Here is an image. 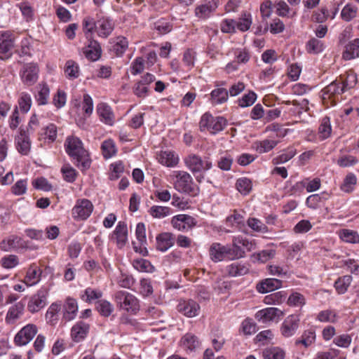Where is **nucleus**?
I'll return each mask as SVG.
<instances>
[{"instance_id": "nucleus-1", "label": "nucleus", "mask_w": 359, "mask_h": 359, "mask_svg": "<svg viewBox=\"0 0 359 359\" xmlns=\"http://www.w3.org/2000/svg\"><path fill=\"white\" fill-rule=\"evenodd\" d=\"M255 248V243L248 238L238 236L232 240V246L223 245L219 243H214L210 248V256L215 262L223 261L226 259L234 260L245 257V251H251Z\"/></svg>"}, {"instance_id": "nucleus-2", "label": "nucleus", "mask_w": 359, "mask_h": 359, "mask_svg": "<svg viewBox=\"0 0 359 359\" xmlns=\"http://www.w3.org/2000/svg\"><path fill=\"white\" fill-rule=\"evenodd\" d=\"M65 149L67 154L76 162V165L81 170H86L90 166L91 161L88 151L83 148L82 141L77 137L72 135L66 138Z\"/></svg>"}, {"instance_id": "nucleus-3", "label": "nucleus", "mask_w": 359, "mask_h": 359, "mask_svg": "<svg viewBox=\"0 0 359 359\" xmlns=\"http://www.w3.org/2000/svg\"><path fill=\"white\" fill-rule=\"evenodd\" d=\"M114 28V23L108 17H101L96 21L91 17H86L83 20V29L87 38H90L94 32L102 38L108 37Z\"/></svg>"}, {"instance_id": "nucleus-4", "label": "nucleus", "mask_w": 359, "mask_h": 359, "mask_svg": "<svg viewBox=\"0 0 359 359\" xmlns=\"http://www.w3.org/2000/svg\"><path fill=\"white\" fill-rule=\"evenodd\" d=\"M184 163L199 182L204 179L205 172L212 167V163L208 157L202 158L200 156L194 154L188 155L184 158Z\"/></svg>"}, {"instance_id": "nucleus-5", "label": "nucleus", "mask_w": 359, "mask_h": 359, "mask_svg": "<svg viewBox=\"0 0 359 359\" xmlns=\"http://www.w3.org/2000/svg\"><path fill=\"white\" fill-rule=\"evenodd\" d=\"M226 125V120L222 116H213L206 112L202 115L199 121V128L201 132H208L216 134L222 131Z\"/></svg>"}, {"instance_id": "nucleus-6", "label": "nucleus", "mask_w": 359, "mask_h": 359, "mask_svg": "<svg viewBox=\"0 0 359 359\" xmlns=\"http://www.w3.org/2000/svg\"><path fill=\"white\" fill-rule=\"evenodd\" d=\"M176 180L175 182V189L182 193L191 196H196L199 192V189L194 182L192 177L185 171H175Z\"/></svg>"}, {"instance_id": "nucleus-7", "label": "nucleus", "mask_w": 359, "mask_h": 359, "mask_svg": "<svg viewBox=\"0 0 359 359\" xmlns=\"http://www.w3.org/2000/svg\"><path fill=\"white\" fill-rule=\"evenodd\" d=\"M115 299L121 309L128 313H136L140 310L138 299L126 291H118L115 294Z\"/></svg>"}, {"instance_id": "nucleus-8", "label": "nucleus", "mask_w": 359, "mask_h": 359, "mask_svg": "<svg viewBox=\"0 0 359 359\" xmlns=\"http://www.w3.org/2000/svg\"><path fill=\"white\" fill-rule=\"evenodd\" d=\"M94 205L87 198H79L76 201L72 209V216L76 220H86L92 214Z\"/></svg>"}, {"instance_id": "nucleus-9", "label": "nucleus", "mask_w": 359, "mask_h": 359, "mask_svg": "<svg viewBox=\"0 0 359 359\" xmlns=\"http://www.w3.org/2000/svg\"><path fill=\"white\" fill-rule=\"evenodd\" d=\"M300 319L299 314L294 313L287 316L280 325V334L285 338L294 336L299 327Z\"/></svg>"}, {"instance_id": "nucleus-10", "label": "nucleus", "mask_w": 359, "mask_h": 359, "mask_svg": "<svg viewBox=\"0 0 359 359\" xmlns=\"http://www.w3.org/2000/svg\"><path fill=\"white\" fill-rule=\"evenodd\" d=\"M27 248V242L21 236L15 234L8 236L0 243V248L4 252L18 251Z\"/></svg>"}, {"instance_id": "nucleus-11", "label": "nucleus", "mask_w": 359, "mask_h": 359, "mask_svg": "<svg viewBox=\"0 0 359 359\" xmlns=\"http://www.w3.org/2000/svg\"><path fill=\"white\" fill-rule=\"evenodd\" d=\"M39 73V69L36 63L25 64L20 72L21 81L25 85L31 86L38 81Z\"/></svg>"}, {"instance_id": "nucleus-12", "label": "nucleus", "mask_w": 359, "mask_h": 359, "mask_svg": "<svg viewBox=\"0 0 359 359\" xmlns=\"http://www.w3.org/2000/svg\"><path fill=\"white\" fill-rule=\"evenodd\" d=\"M47 295L48 292L45 288L39 289L29 297L27 302L28 311L34 313L45 307L47 304Z\"/></svg>"}, {"instance_id": "nucleus-13", "label": "nucleus", "mask_w": 359, "mask_h": 359, "mask_svg": "<svg viewBox=\"0 0 359 359\" xmlns=\"http://www.w3.org/2000/svg\"><path fill=\"white\" fill-rule=\"evenodd\" d=\"M197 224L196 219L187 214H179L172 217L171 224L172 227L180 231H188L193 229Z\"/></svg>"}, {"instance_id": "nucleus-14", "label": "nucleus", "mask_w": 359, "mask_h": 359, "mask_svg": "<svg viewBox=\"0 0 359 359\" xmlns=\"http://www.w3.org/2000/svg\"><path fill=\"white\" fill-rule=\"evenodd\" d=\"M13 46V34L10 31L0 32V60H5L11 57Z\"/></svg>"}, {"instance_id": "nucleus-15", "label": "nucleus", "mask_w": 359, "mask_h": 359, "mask_svg": "<svg viewBox=\"0 0 359 359\" xmlns=\"http://www.w3.org/2000/svg\"><path fill=\"white\" fill-rule=\"evenodd\" d=\"M38 332L34 324H27L15 334L14 341L17 346H25L31 341Z\"/></svg>"}, {"instance_id": "nucleus-16", "label": "nucleus", "mask_w": 359, "mask_h": 359, "mask_svg": "<svg viewBox=\"0 0 359 359\" xmlns=\"http://www.w3.org/2000/svg\"><path fill=\"white\" fill-rule=\"evenodd\" d=\"M283 315L280 309L276 307H268L258 311L255 313V318L263 324H269Z\"/></svg>"}, {"instance_id": "nucleus-17", "label": "nucleus", "mask_w": 359, "mask_h": 359, "mask_svg": "<svg viewBox=\"0 0 359 359\" xmlns=\"http://www.w3.org/2000/svg\"><path fill=\"white\" fill-rule=\"evenodd\" d=\"M111 238L116 241L118 248H123L128 241V226L126 222H118L111 235Z\"/></svg>"}, {"instance_id": "nucleus-18", "label": "nucleus", "mask_w": 359, "mask_h": 359, "mask_svg": "<svg viewBox=\"0 0 359 359\" xmlns=\"http://www.w3.org/2000/svg\"><path fill=\"white\" fill-rule=\"evenodd\" d=\"M226 224L233 229L232 230H226V232L227 233L234 231L245 232L246 229L244 216L236 210L233 211V214L226 217Z\"/></svg>"}, {"instance_id": "nucleus-19", "label": "nucleus", "mask_w": 359, "mask_h": 359, "mask_svg": "<svg viewBox=\"0 0 359 359\" xmlns=\"http://www.w3.org/2000/svg\"><path fill=\"white\" fill-rule=\"evenodd\" d=\"M217 8L215 1L211 0L198 5L195 8V16L200 20H205L212 16Z\"/></svg>"}, {"instance_id": "nucleus-20", "label": "nucleus", "mask_w": 359, "mask_h": 359, "mask_svg": "<svg viewBox=\"0 0 359 359\" xmlns=\"http://www.w3.org/2000/svg\"><path fill=\"white\" fill-rule=\"evenodd\" d=\"M57 137V127L50 123L43 126L39 132V140L45 144H50L56 141Z\"/></svg>"}, {"instance_id": "nucleus-21", "label": "nucleus", "mask_w": 359, "mask_h": 359, "mask_svg": "<svg viewBox=\"0 0 359 359\" xmlns=\"http://www.w3.org/2000/svg\"><path fill=\"white\" fill-rule=\"evenodd\" d=\"M177 310L184 316L193 318L199 314L200 306L192 299L181 300L177 305Z\"/></svg>"}, {"instance_id": "nucleus-22", "label": "nucleus", "mask_w": 359, "mask_h": 359, "mask_svg": "<svg viewBox=\"0 0 359 359\" xmlns=\"http://www.w3.org/2000/svg\"><path fill=\"white\" fill-rule=\"evenodd\" d=\"M15 147L22 155H28L31 149V140L29 133L20 129L19 134L15 138Z\"/></svg>"}, {"instance_id": "nucleus-23", "label": "nucleus", "mask_w": 359, "mask_h": 359, "mask_svg": "<svg viewBox=\"0 0 359 359\" xmlns=\"http://www.w3.org/2000/svg\"><path fill=\"white\" fill-rule=\"evenodd\" d=\"M89 324L83 321H78L71 329V339L76 343L81 342L86 338L89 332Z\"/></svg>"}, {"instance_id": "nucleus-24", "label": "nucleus", "mask_w": 359, "mask_h": 359, "mask_svg": "<svg viewBox=\"0 0 359 359\" xmlns=\"http://www.w3.org/2000/svg\"><path fill=\"white\" fill-rule=\"evenodd\" d=\"M341 57L346 61L359 57V38L350 40L344 45Z\"/></svg>"}, {"instance_id": "nucleus-25", "label": "nucleus", "mask_w": 359, "mask_h": 359, "mask_svg": "<svg viewBox=\"0 0 359 359\" xmlns=\"http://www.w3.org/2000/svg\"><path fill=\"white\" fill-rule=\"evenodd\" d=\"M283 285L282 280L277 278H266L259 283L257 285V290L259 293H268L280 288Z\"/></svg>"}, {"instance_id": "nucleus-26", "label": "nucleus", "mask_w": 359, "mask_h": 359, "mask_svg": "<svg viewBox=\"0 0 359 359\" xmlns=\"http://www.w3.org/2000/svg\"><path fill=\"white\" fill-rule=\"evenodd\" d=\"M316 339V333L314 327H311L304 330L302 336L294 341L296 346H303L304 348L310 347Z\"/></svg>"}, {"instance_id": "nucleus-27", "label": "nucleus", "mask_w": 359, "mask_h": 359, "mask_svg": "<svg viewBox=\"0 0 359 359\" xmlns=\"http://www.w3.org/2000/svg\"><path fill=\"white\" fill-rule=\"evenodd\" d=\"M25 309V303L22 302H18L11 306L7 311L6 316V322L8 324L14 323L18 318H20L23 314Z\"/></svg>"}, {"instance_id": "nucleus-28", "label": "nucleus", "mask_w": 359, "mask_h": 359, "mask_svg": "<svg viewBox=\"0 0 359 359\" xmlns=\"http://www.w3.org/2000/svg\"><path fill=\"white\" fill-rule=\"evenodd\" d=\"M229 92L226 88H217L210 93L209 101L212 105H220L227 102Z\"/></svg>"}, {"instance_id": "nucleus-29", "label": "nucleus", "mask_w": 359, "mask_h": 359, "mask_svg": "<svg viewBox=\"0 0 359 359\" xmlns=\"http://www.w3.org/2000/svg\"><path fill=\"white\" fill-rule=\"evenodd\" d=\"M41 270L36 266L31 265L26 273L23 283L27 287L36 285L41 280Z\"/></svg>"}, {"instance_id": "nucleus-30", "label": "nucleus", "mask_w": 359, "mask_h": 359, "mask_svg": "<svg viewBox=\"0 0 359 359\" xmlns=\"http://www.w3.org/2000/svg\"><path fill=\"white\" fill-rule=\"evenodd\" d=\"M278 144V141L273 139L257 140L252 143V149L259 154H264L271 151Z\"/></svg>"}, {"instance_id": "nucleus-31", "label": "nucleus", "mask_w": 359, "mask_h": 359, "mask_svg": "<svg viewBox=\"0 0 359 359\" xmlns=\"http://www.w3.org/2000/svg\"><path fill=\"white\" fill-rule=\"evenodd\" d=\"M97 112L103 123L109 126H112L114 124V114L109 105L102 102L98 104L97 105Z\"/></svg>"}, {"instance_id": "nucleus-32", "label": "nucleus", "mask_w": 359, "mask_h": 359, "mask_svg": "<svg viewBox=\"0 0 359 359\" xmlns=\"http://www.w3.org/2000/svg\"><path fill=\"white\" fill-rule=\"evenodd\" d=\"M174 245L172 233L164 232L156 236V248L161 252H165Z\"/></svg>"}, {"instance_id": "nucleus-33", "label": "nucleus", "mask_w": 359, "mask_h": 359, "mask_svg": "<svg viewBox=\"0 0 359 359\" xmlns=\"http://www.w3.org/2000/svg\"><path fill=\"white\" fill-rule=\"evenodd\" d=\"M83 53L86 58L96 61L101 55V48L97 41L90 40L88 45L84 48Z\"/></svg>"}, {"instance_id": "nucleus-34", "label": "nucleus", "mask_w": 359, "mask_h": 359, "mask_svg": "<svg viewBox=\"0 0 359 359\" xmlns=\"http://www.w3.org/2000/svg\"><path fill=\"white\" fill-rule=\"evenodd\" d=\"M78 312V304L75 299L68 297L64 304V318L67 320H72L76 316Z\"/></svg>"}, {"instance_id": "nucleus-35", "label": "nucleus", "mask_w": 359, "mask_h": 359, "mask_svg": "<svg viewBox=\"0 0 359 359\" xmlns=\"http://www.w3.org/2000/svg\"><path fill=\"white\" fill-rule=\"evenodd\" d=\"M158 162L167 167H175L179 162V157L171 151H161L158 156Z\"/></svg>"}, {"instance_id": "nucleus-36", "label": "nucleus", "mask_w": 359, "mask_h": 359, "mask_svg": "<svg viewBox=\"0 0 359 359\" xmlns=\"http://www.w3.org/2000/svg\"><path fill=\"white\" fill-rule=\"evenodd\" d=\"M37 93L35 94V100L39 105H46L48 104L50 88L48 85L45 83H39L38 87Z\"/></svg>"}, {"instance_id": "nucleus-37", "label": "nucleus", "mask_w": 359, "mask_h": 359, "mask_svg": "<svg viewBox=\"0 0 359 359\" xmlns=\"http://www.w3.org/2000/svg\"><path fill=\"white\" fill-rule=\"evenodd\" d=\"M226 272L232 277L244 276L249 272V267L248 264L244 263H233L227 266Z\"/></svg>"}, {"instance_id": "nucleus-38", "label": "nucleus", "mask_w": 359, "mask_h": 359, "mask_svg": "<svg viewBox=\"0 0 359 359\" xmlns=\"http://www.w3.org/2000/svg\"><path fill=\"white\" fill-rule=\"evenodd\" d=\"M102 297V292L99 289L87 287L81 292L80 298L85 302L91 304L94 301L99 299Z\"/></svg>"}, {"instance_id": "nucleus-39", "label": "nucleus", "mask_w": 359, "mask_h": 359, "mask_svg": "<svg viewBox=\"0 0 359 359\" xmlns=\"http://www.w3.org/2000/svg\"><path fill=\"white\" fill-rule=\"evenodd\" d=\"M101 150L104 159L111 158L118 151L114 141L111 139H107L102 142Z\"/></svg>"}, {"instance_id": "nucleus-40", "label": "nucleus", "mask_w": 359, "mask_h": 359, "mask_svg": "<svg viewBox=\"0 0 359 359\" xmlns=\"http://www.w3.org/2000/svg\"><path fill=\"white\" fill-rule=\"evenodd\" d=\"M262 356L264 359H284L285 351L280 347L271 346L263 350Z\"/></svg>"}, {"instance_id": "nucleus-41", "label": "nucleus", "mask_w": 359, "mask_h": 359, "mask_svg": "<svg viewBox=\"0 0 359 359\" xmlns=\"http://www.w3.org/2000/svg\"><path fill=\"white\" fill-rule=\"evenodd\" d=\"M181 346L187 351H195L199 346V341L197 337L190 333L184 334L180 341Z\"/></svg>"}, {"instance_id": "nucleus-42", "label": "nucleus", "mask_w": 359, "mask_h": 359, "mask_svg": "<svg viewBox=\"0 0 359 359\" xmlns=\"http://www.w3.org/2000/svg\"><path fill=\"white\" fill-rule=\"evenodd\" d=\"M149 214L155 219H163L172 214V210L168 206L152 205L148 210Z\"/></svg>"}, {"instance_id": "nucleus-43", "label": "nucleus", "mask_w": 359, "mask_h": 359, "mask_svg": "<svg viewBox=\"0 0 359 359\" xmlns=\"http://www.w3.org/2000/svg\"><path fill=\"white\" fill-rule=\"evenodd\" d=\"M325 48L323 41L317 38L310 39L306 43V50L310 54H318L322 53Z\"/></svg>"}, {"instance_id": "nucleus-44", "label": "nucleus", "mask_w": 359, "mask_h": 359, "mask_svg": "<svg viewBox=\"0 0 359 359\" xmlns=\"http://www.w3.org/2000/svg\"><path fill=\"white\" fill-rule=\"evenodd\" d=\"M345 92L339 81H334L323 89L324 98H330L335 95H341Z\"/></svg>"}, {"instance_id": "nucleus-45", "label": "nucleus", "mask_w": 359, "mask_h": 359, "mask_svg": "<svg viewBox=\"0 0 359 359\" xmlns=\"http://www.w3.org/2000/svg\"><path fill=\"white\" fill-rule=\"evenodd\" d=\"M64 72L67 79H75L79 76V66L74 60H69L65 65Z\"/></svg>"}, {"instance_id": "nucleus-46", "label": "nucleus", "mask_w": 359, "mask_h": 359, "mask_svg": "<svg viewBox=\"0 0 359 359\" xmlns=\"http://www.w3.org/2000/svg\"><path fill=\"white\" fill-rule=\"evenodd\" d=\"M19 264V257L15 255H6L2 257L0 259V265L4 269H13L16 268Z\"/></svg>"}, {"instance_id": "nucleus-47", "label": "nucleus", "mask_w": 359, "mask_h": 359, "mask_svg": "<svg viewBox=\"0 0 359 359\" xmlns=\"http://www.w3.org/2000/svg\"><path fill=\"white\" fill-rule=\"evenodd\" d=\"M128 47V39L122 36H117L112 46V50L117 56L122 55Z\"/></svg>"}, {"instance_id": "nucleus-48", "label": "nucleus", "mask_w": 359, "mask_h": 359, "mask_svg": "<svg viewBox=\"0 0 359 359\" xmlns=\"http://www.w3.org/2000/svg\"><path fill=\"white\" fill-rule=\"evenodd\" d=\"M297 154V149L294 147H289L282 154L273 159V164H282L292 158Z\"/></svg>"}, {"instance_id": "nucleus-49", "label": "nucleus", "mask_w": 359, "mask_h": 359, "mask_svg": "<svg viewBox=\"0 0 359 359\" xmlns=\"http://www.w3.org/2000/svg\"><path fill=\"white\" fill-rule=\"evenodd\" d=\"M304 187L308 192L315 191L320 187V180L319 178H315L309 181L306 184L304 182H298L294 185L293 189L302 190Z\"/></svg>"}, {"instance_id": "nucleus-50", "label": "nucleus", "mask_w": 359, "mask_h": 359, "mask_svg": "<svg viewBox=\"0 0 359 359\" xmlns=\"http://www.w3.org/2000/svg\"><path fill=\"white\" fill-rule=\"evenodd\" d=\"M339 236L343 241L349 243H358L359 234L357 231L351 229H341L339 232Z\"/></svg>"}, {"instance_id": "nucleus-51", "label": "nucleus", "mask_w": 359, "mask_h": 359, "mask_svg": "<svg viewBox=\"0 0 359 359\" xmlns=\"http://www.w3.org/2000/svg\"><path fill=\"white\" fill-rule=\"evenodd\" d=\"M252 23V15L250 13H243L236 20V28L241 32H246L251 27Z\"/></svg>"}, {"instance_id": "nucleus-52", "label": "nucleus", "mask_w": 359, "mask_h": 359, "mask_svg": "<svg viewBox=\"0 0 359 359\" xmlns=\"http://www.w3.org/2000/svg\"><path fill=\"white\" fill-rule=\"evenodd\" d=\"M352 276L346 275L339 278L334 283V287L339 294H344L352 282Z\"/></svg>"}, {"instance_id": "nucleus-53", "label": "nucleus", "mask_w": 359, "mask_h": 359, "mask_svg": "<svg viewBox=\"0 0 359 359\" xmlns=\"http://www.w3.org/2000/svg\"><path fill=\"white\" fill-rule=\"evenodd\" d=\"M18 107L21 112L26 114L27 113L32 107V100L31 95L25 92L22 93L20 95L18 101Z\"/></svg>"}, {"instance_id": "nucleus-54", "label": "nucleus", "mask_w": 359, "mask_h": 359, "mask_svg": "<svg viewBox=\"0 0 359 359\" xmlns=\"http://www.w3.org/2000/svg\"><path fill=\"white\" fill-rule=\"evenodd\" d=\"M276 255V250L273 249L263 250L257 253L253 254L252 258L254 261L260 263H265L273 259Z\"/></svg>"}, {"instance_id": "nucleus-55", "label": "nucleus", "mask_w": 359, "mask_h": 359, "mask_svg": "<svg viewBox=\"0 0 359 359\" xmlns=\"http://www.w3.org/2000/svg\"><path fill=\"white\" fill-rule=\"evenodd\" d=\"M357 7L351 4H347L341 11V17L343 20L349 22L356 17Z\"/></svg>"}, {"instance_id": "nucleus-56", "label": "nucleus", "mask_w": 359, "mask_h": 359, "mask_svg": "<svg viewBox=\"0 0 359 359\" xmlns=\"http://www.w3.org/2000/svg\"><path fill=\"white\" fill-rule=\"evenodd\" d=\"M133 267L140 272L151 273L154 270L151 262L144 259H137L133 261Z\"/></svg>"}, {"instance_id": "nucleus-57", "label": "nucleus", "mask_w": 359, "mask_h": 359, "mask_svg": "<svg viewBox=\"0 0 359 359\" xmlns=\"http://www.w3.org/2000/svg\"><path fill=\"white\" fill-rule=\"evenodd\" d=\"M318 133L320 137L322 140H325L330 136L332 133V126L329 117L325 116L322 119L321 123L318 128Z\"/></svg>"}, {"instance_id": "nucleus-58", "label": "nucleus", "mask_w": 359, "mask_h": 359, "mask_svg": "<svg viewBox=\"0 0 359 359\" xmlns=\"http://www.w3.org/2000/svg\"><path fill=\"white\" fill-rule=\"evenodd\" d=\"M96 309L99 313L104 317L109 316L114 311V306L109 302L104 299L99 300L97 302Z\"/></svg>"}, {"instance_id": "nucleus-59", "label": "nucleus", "mask_w": 359, "mask_h": 359, "mask_svg": "<svg viewBox=\"0 0 359 359\" xmlns=\"http://www.w3.org/2000/svg\"><path fill=\"white\" fill-rule=\"evenodd\" d=\"M257 95L254 91H249L238 99L237 103L239 107L244 108L252 106L257 100Z\"/></svg>"}, {"instance_id": "nucleus-60", "label": "nucleus", "mask_w": 359, "mask_h": 359, "mask_svg": "<svg viewBox=\"0 0 359 359\" xmlns=\"http://www.w3.org/2000/svg\"><path fill=\"white\" fill-rule=\"evenodd\" d=\"M285 299V293L283 291L276 292L266 295L264 299L266 304L279 305Z\"/></svg>"}, {"instance_id": "nucleus-61", "label": "nucleus", "mask_w": 359, "mask_h": 359, "mask_svg": "<svg viewBox=\"0 0 359 359\" xmlns=\"http://www.w3.org/2000/svg\"><path fill=\"white\" fill-rule=\"evenodd\" d=\"M316 319L321 323H334L337 320V316L333 311L324 310L318 313Z\"/></svg>"}, {"instance_id": "nucleus-62", "label": "nucleus", "mask_w": 359, "mask_h": 359, "mask_svg": "<svg viewBox=\"0 0 359 359\" xmlns=\"http://www.w3.org/2000/svg\"><path fill=\"white\" fill-rule=\"evenodd\" d=\"M247 224L256 232L265 233L269 231L268 227L261 220L255 217L249 218Z\"/></svg>"}, {"instance_id": "nucleus-63", "label": "nucleus", "mask_w": 359, "mask_h": 359, "mask_svg": "<svg viewBox=\"0 0 359 359\" xmlns=\"http://www.w3.org/2000/svg\"><path fill=\"white\" fill-rule=\"evenodd\" d=\"M240 330L245 335H252L257 332V324L252 319L246 318L241 323Z\"/></svg>"}, {"instance_id": "nucleus-64", "label": "nucleus", "mask_w": 359, "mask_h": 359, "mask_svg": "<svg viewBox=\"0 0 359 359\" xmlns=\"http://www.w3.org/2000/svg\"><path fill=\"white\" fill-rule=\"evenodd\" d=\"M341 266L346 267V270L353 274H359V264L354 259H344L340 261Z\"/></svg>"}]
</instances>
